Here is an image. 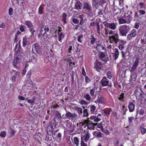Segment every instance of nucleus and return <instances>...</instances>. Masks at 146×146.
I'll list each match as a JSON object with an SVG mask.
<instances>
[{
	"instance_id": "f257e3e1",
	"label": "nucleus",
	"mask_w": 146,
	"mask_h": 146,
	"mask_svg": "<svg viewBox=\"0 0 146 146\" xmlns=\"http://www.w3.org/2000/svg\"><path fill=\"white\" fill-rule=\"evenodd\" d=\"M23 56V49L20 45L19 46L18 50L16 52L14 56V60L13 64L15 67H17V64L19 63L21 61V58Z\"/></svg>"
},
{
	"instance_id": "f03ea898",
	"label": "nucleus",
	"mask_w": 146,
	"mask_h": 146,
	"mask_svg": "<svg viewBox=\"0 0 146 146\" xmlns=\"http://www.w3.org/2000/svg\"><path fill=\"white\" fill-rule=\"evenodd\" d=\"M129 29V26L124 25L120 26L119 29V35L121 36H126Z\"/></svg>"
},
{
	"instance_id": "7ed1b4c3",
	"label": "nucleus",
	"mask_w": 146,
	"mask_h": 146,
	"mask_svg": "<svg viewBox=\"0 0 146 146\" xmlns=\"http://www.w3.org/2000/svg\"><path fill=\"white\" fill-rule=\"evenodd\" d=\"M42 50L40 46L38 43H36L33 46L32 50L35 54V53L38 54H40L42 53Z\"/></svg>"
},
{
	"instance_id": "20e7f679",
	"label": "nucleus",
	"mask_w": 146,
	"mask_h": 146,
	"mask_svg": "<svg viewBox=\"0 0 146 146\" xmlns=\"http://www.w3.org/2000/svg\"><path fill=\"white\" fill-rule=\"evenodd\" d=\"M139 58L138 57L135 60V61L133 63L131 69L129 70L130 72L133 73L134 72L135 70L136 69L137 67L139 65Z\"/></svg>"
},
{
	"instance_id": "39448f33",
	"label": "nucleus",
	"mask_w": 146,
	"mask_h": 146,
	"mask_svg": "<svg viewBox=\"0 0 146 146\" xmlns=\"http://www.w3.org/2000/svg\"><path fill=\"white\" fill-rule=\"evenodd\" d=\"M102 62L99 61L97 59H96L95 62L94 63V68L96 70L99 72V70H102L101 69L103 67Z\"/></svg>"
},
{
	"instance_id": "423d86ee",
	"label": "nucleus",
	"mask_w": 146,
	"mask_h": 146,
	"mask_svg": "<svg viewBox=\"0 0 146 146\" xmlns=\"http://www.w3.org/2000/svg\"><path fill=\"white\" fill-rule=\"evenodd\" d=\"M77 116V115L75 113H72L69 111H66V113L65 115V117H64V118L65 119H71L76 117Z\"/></svg>"
},
{
	"instance_id": "0eeeda50",
	"label": "nucleus",
	"mask_w": 146,
	"mask_h": 146,
	"mask_svg": "<svg viewBox=\"0 0 146 146\" xmlns=\"http://www.w3.org/2000/svg\"><path fill=\"white\" fill-rule=\"evenodd\" d=\"M54 128L51 126L48 125L47 128L46 132L48 135H53Z\"/></svg>"
},
{
	"instance_id": "6e6552de",
	"label": "nucleus",
	"mask_w": 146,
	"mask_h": 146,
	"mask_svg": "<svg viewBox=\"0 0 146 146\" xmlns=\"http://www.w3.org/2000/svg\"><path fill=\"white\" fill-rule=\"evenodd\" d=\"M136 31L135 29H133L131 32V33L127 36V40H130L132 37L135 36L136 35Z\"/></svg>"
},
{
	"instance_id": "1a4fd4ad",
	"label": "nucleus",
	"mask_w": 146,
	"mask_h": 146,
	"mask_svg": "<svg viewBox=\"0 0 146 146\" xmlns=\"http://www.w3.org/2000/svg\"><path fill=\"white\" fill-rule=\"evenodd\" d=\"M102 86H107L109 83V81L107 80L106 77H104L102 80L100 82Z\"/></svg>"
},
{
	"instance_id": "9d476101",
	"label": "nucleus",
	"mask_w": 146,
	"mask_h": 146,
	"mask_svg": "<svg viewBox=\"0 0 146 146\" xmlns=\"http://www.w3.org/2000/svg\"><path fill=\"white\" fill-rule=\"evenodd\" d=\"M86 124H87L88 127L89 129H94L95 128V127H93V123L89 121H88L87 120L84 121Z\"/></svg>"
},
{
	"instance_id": "9b49d317",
	"label": "nucleus",
	"mask_w": 146,
	"mask_h": 146,
	"mask_svg": "<svg viewBox=\"0 0 146 146\" xmlns=\"http://www.w3.org/2000/svg\"><path fill=\"white\" fill-rule=\"evenodd\" d=\"M141 92L140 95L139 97V98L142 101H142L144 102L146 100L145 98L146 97V94L143 91Z\"/></svg>"
},
{
	"instance_id": "f8f14e48",
	"label": "nucleus",
	"mask_w": 146,
	"mask_h": 146,
	"mask_svg": "<svg viewBox=\"0 0 146 146\" xmlns=\"http://www.w3.org/2000/svg\"><path fill=\"white\" fill-rule=\"evenodd\" d=\"M45 27L46 26H45L43 25L41 28V29L40 31V33L38 34V36L39 37L40 35H42V36H44L46 33V31H45Z\"/></svg>"
},
{
	"instance_id": "ddd939ff",
	"label": "nucleus",
	"mask_w": 146,
	"mask_h": 146,
	"mask_svg": "<svg viewBox=\"0 0 146 146\" xmlns=\"http://www.w3.org/2000/svg\"><path fill=\"white\" fill-rule=\"evenodd\" d=\"M25 24L27 27L29 29L34 27V26L32 22L30 21H25Z\"/></svg>"
},
{
	"instance_id": "4468645a",
	"label": "nucleus",
	"mask_w": 146,
	"mask_h": 146,
	"mask_svg": "<svg viewBox=\"0 0 146 146\" xmlns=\"http://www.w3.org/2000/svg\"><path fill=\"white\" fill-rule=\"evenodd\" d=\"M119 54V52L118 49L117 48H115V52H114V60H116L118 58Z\"/></svg>"
},
{
	"instance_id": "2eb2a0df",
	"label": "nucleus",
	"mask_w": 146,
	"mask_h": 146,
	"mask_svg": "<svg viewBox=\"0 0 146 146\" xmlns=\"http://www.w3.org/2000/svg\"><path fill=\"white\" fill-rule=\"evenodd\" d=\"M104 97L100 95L98 96V99L97 100L98 103L102 104L104 102Z\"/></svg>"
},
{
	"instance_id": "dca6fc26",
	"label": "nucleus",
	"mask_w": 146,
	"mask_h": 146,
	"mask_svg": "<svg viewBox=\"0 0 146 146\" xmlns=\"http://www.w3.org/2000/svg\"><path fill=\"white\" fill-rule=\"evenodd\" d=\"M82 4L79 1L76 2L75 5V8L77 9H81L82 8Z\"/></svg>"
},
{
	"instance_id": "f3484780",
	"label": "nucleus",
	"mask_w": 146,
	"mask_h": 146,
	"mask_svg": "<svg viewBox=\"0 0 146 146\" xmlns=\"http://www.w3.org/2000/svg\"><path fill=\"white\" fill-rule=\"evenodd\" d=\"M84 8H85L88 11L90 12L91 10V7L90 5L88 3H86L84 4Z\"/></svg>"
},
{
	"instance_id": "a211bd4d",
	"label": "nucleus",
	"mask_w": 146,
	"mask_h": 146,
	"mask_svg": "<svg viewBox=\"0 0 146 146\" xmlns=\"http://www.w3.org/2000/svg\"><path fill=\"white\" fill-rule=\"evenodd\" d=\"M128 108L129 111L130 112H133L134 110V105L132 102H130L128 105Z\"/></svg>"
},
{
	"instance_id": "6ab92c4d",
	"label": "nucleus",
	"mask_w": 146,
	"mask_h": 146,
	"mask_svg": "<svg viewBox=\"0 0 146 146\" xmlns=\"http://www.w3.org/2000/svg\"><path fill=\"white\" fill-rule=\"evenodd\" d=\"M109 38L110 39H112V41L114 42L115 43H117L118 41L119 40V38L115 37L113 35L109 36Z\"/></svg>"
},
{
	"instance_id": "aec40b11",
	"label": "nucleus",
	"mask_w": 146,
	"mask_h": 146,
	"mask_svg": "<svg viewBox=\"0 0 146 146\" xmlns=\"http://www.w3.org/2000/svg\"><path fill=\"white\" fill-rule=\"evenodd\" d=\"M142 91V90L140 89H139V90L136 89L134 92V94L136 96V97H139V96H140L141 94V92Z\"/></svg>"
},
{
	"instance_id": "412c9836",
	"label": "nucleus",
	"mask_w": 146,
	"mask_h": 146,
	"mask_svg": "<svg viewBox=\"0 0 146 146\" xmlns=\"http://www.w3.org/2000/svg\"><path fill=\"white\" fill-rule=\"evenodd\" d=\"M117 24L114 23H110V25L109 26V28L112 30L115 29L116 27V25Z\"/></svg>"
},
{
	"instance_id": "4be33fe9",
	"label": "nucleus",
	"mask_w": 146,
	"mask_h": 146,
	"mask_svg": "<svg viewBox=\"0 0 146 146\" xmlns=\"http://www.w3.org/2000/svg\"><path fill=\"white\" fill-rule=\"evenodd\" d=\"M64 115H63L62 117L61 116L60 114L57 111L55 114V118L59 120H61L62 117H63Z\"/></svg>"
},
{
	"instance_id": "5701e85b",
	"label": "nucleus",
	"mask_w": 146,
	"mask_h": 146,
	"mask_svg": "<svg viewBox=\"0 0 146 146\" xmlns=\"http://www.w3.org/2000/svg\"><path fill=\"white\" fill-rule=\"evenodd\" d=\"M55 118L53 119L51 121L49 125L51 126L52 127L54 128L56 127V121L54 120Z\"/></svg>"
},
{
	"instance_id": "b1692460",
	"label": "nucleus",
	"mask_w": 146,
	"mask_h": 146,
	"mask_svg": "<svg viewBox=\"0 0 146 146\" xmlns=\"http://www.w3.org/2000/svg\"><path fill=\"white\" fill-rule=\"evenodd\" d=\"M84 37L83 35H81L79 36L77 38V41L80 43H82V42Z\"/></svg>"
},
{
	"instance_id": "393cba45",
	"label": "nucleus",
	"mask_w": 146,
	"mask_h": 146,
	"mask_svg": "<svg viewBox=\"0 0 146 146\" xmlns=\"http://www.w3.org/2000/svg\"><path fill=\"white\" fill-rule=\"evenodd\" d=\"M83 54L82 53H80L78 55V58L79 59V62L81 63L83 61Z\"/></svg>"
},
{
	"instance_id": "a878e982",
	"label": "nucleus",
	"mask_w": 146,
	"mask_h": 146,
	"mask_svg": "<svg viewBox=\"0 0 146 146\" xmlns=\"http://www.w3.org/2000/svg\"><path fill=\"white\" fill-rule=\"evenodd\" d=\"M43 7L42 6H40L38 9V13L39 15H42L43 13Z\"/></svg>"
},
{
	"instance_id": "bb28decb",
	"label": "nucleus",
	"mask_w": 146,
	"mask_h": 146,
	"mask_svg": "<svg viewBox=\"0 0 146 146\" xmlns=\"http://www.w3.org/2000/svg\"><path fill=\"white\" fill-rule=\"evenodd\" d=\"M27 40L26 37H25L23 38V46H25L27 44Z\"/></svg>"
},
{
	"instance_id": "cd10ccee",
	"label": "nucleus",
	"mask_w": 146,
	"mask_h": 146,
	"mask_svg": "<svg viewBox=\"0 0 146 146\" xmlns=\"http://www.w3.org/2000/svg\"><path fill=\"white\" fill-rule=\"evenodd\" d=\"M96 107L94 105H92L90 107V111L91 113H95V112H94L95 110H96Z\"/></svg>"
},
{
	"instance_id": "c85d7f7f",
	"label": "nucleus",
	"mask_w": 146,
	"mask_h": 146,
	"mask_svg": "<svg viewBox=\"0 0 146 146\" xmlns=\"http://www.w3.org/2000/svg\"><path fill=\"white\" fill-rule=\"evenodd\" d=\"M34 27L33 28H32L29 29V31L31 33V36H34L35 35V33L36 31L34 30Z\"/></svg>"
},
{
	"instance_id": "c756f323",
	"label": "nucleus",
	"mask_w": 146,
	"mask_h": 146,
	"mask_svg": "<svg viewBox=\"0 0 146 146\" xmlns=\"http://www.w3.org/2000/svg\"><path fill=\"white\" fill-rule=\"evenodd\" d=\"M124 95V93H122L121 95H119V97L118 98V99L121 101L124 102V100L125 98Z\"/></svg>"
},
{
	"instance_id": "7c9ffc66",
	"label": "nucleus",
	"mask_w": 146,
	"mask_h": 146,
	"mask_svg": "<svg viewBox=\"0 0 146 146\" xmlns=\"http://www.w3.org/2000/svg\"><path fill=\"white\" fill-rule=\"evenodd\" d=\"M102 45L99 44L97 45L96 47V48L97 50L99 52H101L100 51L102 49Z\"/></svg>"
},
{
	"instance_id": "2f4dec72",
	"label": "nucleus",
	"mask_w": 146,
	"mask_h": 146,
	"mask_svg": "<svg viewBox=\"0 0 146 146\" xmlns=\"http://www.w3.org/2000/svg\"><path fill=\"white\" fill-rule=\"evenodd\" d=\"M106 3V1L104 0H99V5H100L102 7H103V5Z\"/></svg>"
},
{
	"instance_id": "473e14b6",
	"label": "nucleus",
	"mask_w": 146,
	"mask_h": 146,
	"mask_svg": "<svg viewBox=\"0 0 146 146\" xmlns=\"http://www.w3.org/2000/svg\"><path fill=\"white\" fill-rule=\"evenodd\" d=\"M88 110L87 109H84L83 110V117L88 116L89 115V112H88Z\"/></svg>"
},
{
	"instance_id": "72a5a7b5",
	"label": "nucleus",
	"mask_w": 146,
	"mask_h": 146,
	"mask_svg": "<svg viewBox=\"0 0 146 146\" xmlns=\"http://www.w3.org/2000/svg\"><path fill=\"white\" fill-rule=\"evenodd\" d=\"M121 53L122 55V57L123 58L126 60L129 59V58H126L127 55H125V54L127 53V52H124L123 51H122L121 52Z\"/></svg>"
},
{
	"instance_id": "f704fd0d",
	"label": "nucleus",
	"mask_w": 146,
	"mask_h": 146,
	"mask_svg": "<svg viewBox=\"0 0 146 146\" xmlns=\"http://www.w3.org/2000/svg\"><path fill=\"white\" fill-rule=\"evenodd\" d=\"M130 80L132 82L136 81V78H135V76L134 74H133L131 75Z\"/></svg>"
},
{
	"instance_id": "c9c22d12",
	"label": "nucleus",
	"mask_w": 146,
	"mask_h": 146,
	"mask_svg": "<svg viewBox=\"0 0 146 146\" xmlns=\"http://www.w3.org/2000/svg\"><path fill=\"white\" fill-rule=\"evenodd\" d=\"M17 3L20 5H24V3L25 2V0H17Z\"/></svg>"
},
{
	"instance_id": "e433bc0d",
	"label": "nucleus",
	"mask_w": 146,
	"mask_h": 146,
	"mask_svg": "<svg viewBox=\"0 0 146 146\" xmlns=\"http://www.w3.org/2000/svg\"><path fill=\"white\" fill-rule=\"evenodd\" d=\"M140 18L139 16L138 15L137 12V11L135 12V15L134 16V20L137 21H138L139 18Z\"/></svg>"
},
{
	"instance_id": "4c0bfd02",
	"label": "nucleus",
	"mask_w": 146,
	"mask_h": 146,
	"mask_svg": "<svg viewBox=\"0 0 146 146\" xmlns=\"http://www.w3.org/2000/svg\"><path fill=\"white\" fill-rule=\"evenodd\" d=\"M74 141L76 146H78L79 145V141L77 137H76L74 138Z\"/></svg>"
},
{
	"instance_id": "58836bf2",
	"label": "nucleus",
	"mask_w": 146,
	"mask_h": 146,
	"mask_svg": "<svg viewBox=\"0 0 146 146\" xmlns=\"http://www.w3.org/2000/svg\"><path fill=\"white\" fill-rule=\"evenodd\" d=\"M64 35L62 32L58 36V40L60 42H61L62 39L64 38Z\"/></svg>"
},
{
	"instance_id": "ea45409f",
	"label": "nucleus",
	"mask_w": 146,
	"mask_h": 146,
	"mask_svg": "<svg viewBox=\"0 0 146 146\" xmlns=\"http://www.w3.org/2000/svg\"><path fill=\"white\" fill-rule=\"evenodd\" d=\"M82 46V44H78L76 47V51L77 52H80L81 50V49Z\"/></svg>"
},
{
	"instance_id": "a19ab883",
	"label": "nucleus",
	"mask_w": 146,
	"mask_h": 146,
	"mask_svg": "<svg viewBox=\"0 0 146 146\" xmlns=\"http://www.w3.org/2000/svg\"><path fill=\"white\" fill-rule=\"evenodd\" d=\"M118 42V45H124L126 43V42L123 40L119 39Z\"/></svg>"
},
{
	"instance_id": "79ce46f5",
	"label": "nucleus",
	"mask_w": 146,
	"mask_h": 146,
	"mask_svg": "<svg viewBox=\"0 0 146 146\" xmlns=\"http://www.w3.org/2000/svg\"><path fill=\"white\" fill-rule=\"evenodd\" d=\"M105 54L103 52L99 54V58L101 59V60L102 61H104V60L103 59V58L105 57Z\"/></svg>"
},
{
	"instance_id": "37998d69",
	"label": "nucleus",
	"mask_w": 146,
	"mask_h": 146,
	"mask_svg": "<svg viewBox=\"0 0 146 146\" xmlns=\"http://www.w3.org/2000/svg\"><path fill=\"white\" fill-rule=\"evenodd\" d=\"M11 130V132L10 133V135L11 136H13L14 135H15V133H16V131L15 130H14L12 129L11 128H10Z\"/></svg>"
},
{
	"instance_id": "c03bdc74",
	"label": "nucleus",
	"mask_w": 146,
	"mask_h": 146,
	"mask_svg": "<svg viewBox=\"0 0 146 146\" xmlns=\"http://www.w3.org/2000/svg\"><path fill=\"white\" fill-rule=\"evenodd\" d=\"M84 98L88 101H90L91 99L90 96L88 94H86L84 96Z\"/></svg>"
},
{
	"instance_id": "a18cd8bd",
	"label": "nucleus",
	"mask_w": 146,
	"mask_h": 146,
	"mask_svg": "<svg viewBox=\"0 0 146 146\" xmlns=\"http://www.w3.org/2000/svg\"><path fill=\"white\" fill-rule=\"evenodd\" d=\"M119 24L125 23H126V21L125 19H119Z\"/></svg>"
},
{
	"instance_id": "49530a36",
	"label": "nucleus",
	"mask_w": 146,
	"mask_h": 146,
	"mask_svg": "<svg viewBox=\"0 0 146 146\" xmlns=\"http://www.w3.org/2000/svg\"><path fill=\"white\" fill-rule=\"evenodd\" d=\"M26 27L25 26L22 25L20 26V30L21 32H23L24 31Z\"/></svg>"
},
{
	"instance_id": "de8ad7c7",
	"label": "nucleus",
	"mask_w": 146,
	"mask_h": 146,
	"mask_svg": "<svg viewBox=\"0 0 146 146\" xmlns=\"http://www.w3.org/2000/svg\"><path fill=\"white\" fill-rule=\"evenodd\" d=\"M80 103L82 105H87L88 104V103L84 100H81L80 101Z\"/></svg>"
},
{
	"instance_id": "09e8293b",
	"label": "nucleus",
	"mask_w": 146,
	"mask_h": 146,
	"mask_svg": "<svg viewBox=\"0 0 146 146\" xmlns=\"http://www.w3.org/2000/svg\"><path fill=\"white\" fill-rule=\"evenodd\" d=\"M91 40L90 41V43L91 44H93L95 42L96 40V39L94 38V36H92L91 38Z\"/></svg>"
},
{
	"instance_id": "8fccbe9b",
	"label": "nucleus",
	"mask_w": 146,
	"mask_h": 146,
	"mask_svg": "<svg viewBox=\"0 0 146 146\" xmlns=\"http://www.w3.org/2000/svg\"><path fill=\"white\" fill-rule=\"evenodd\" d=\"M96 25L97 27V32L98 34H100V27L99 25V22L98 21H97L96 22Z\"/></svg>"
},
{
	"instance_id": "3c124183",
	"label": "nucleus",
	"mask_w": 146,
	"mask_h": 146,
	"mask_svg": "<svg viewBox=\"0 0 146 146\" xmlns=\"http://www.w3.org/2000/svg\"><path fill=\"white\" fill-rule=\"evenodd\" d=\"M84 137H85L84 141L85 142L87 143V141L89 139L90 136L88 134H87Z\"/></svg>"
},
{
	"instance_id": "603ef678",
	"label": "nucleus",
	"mask_w": 146,
	"mask_h": 146,
	"mask_svg": "<svg viewBox=\"0 0 146 146\" xmlns=\"http://www.w3.org/2000/svg\"><path fill=\"white\" fill-rule=\"evenodd\" d=\"M102 122L100 123L98 125H97V127L99 128H100L101 130L103 131V130L104 129L103 127L102 126Z\"/></svg>"
},
{
	"instance_id": "864d4df0",
	"label": "nucleus",
	"mask_w": 146,
	"mask_h": 146,
	"mask_svg": "<svg viewBox=\"0 0 146 146\" xmlns=\"http://www.w3.org/2000/svg\"><path fill=\"white\" fill-rule=\"evenodd\" d=\"M73 22L75 24H77L79 22V20L76 18H73L72 19Z\"/></svg>"
},
{
	"instance_id": "5fc2aeb1",
	"label": "nucleus",
	"mask_w": 146,
	"mask_h": 146,
	"mask_svg": "<svg viewBox=\"0 0 146 146\" xmlns=\"http://www.w3.org/2000/svg\"><path fill=\"white\" fill-rule=\"evenodd\" d=\"M13 9L11 7L9 9V15L10 16L11 15L13 14Z\"/></svg>"
},
{
	"instance_id": "6e6d98bb",
	"label": "nucleus",
	"mask_w": 146,
	"mask_h": 146,
	"mask_svg": "<svg viewBox=\"0 0 146 146\" xmlns=\"http://www.w3.org/2000/svg\"><path fill=\"white\" fill-rule=\"evenodd\" d=\"M139 15H144L145 13V11L142 10H139Z\"/></svg>"
},
{
	"instance_id": "4d7b16f0",
	"label": "nucleus",
	"mask_w": 146,
	"mask_h": 146,
	"mask_svg": "<svg viewBox=\"0 0 146 146\" xmlns=\"http://www.w3.org/2000/svg\"><path fill=\"white\" fill-rule=\"evenodd\" d=\"M107 75L109 79H111L112 77V74L110 72L108 71L107 73Z\"/></svg>"
},
{
	"instance_id": "13d9d810",
	"label": "nucleus",
	"mask_w": 146,
	"mask_h": 146,
	"mask_svg": "<svg viewBox=\"0 0 146 146\" xmlns=\"http://www.w3.org/2000/svg\"><path fill=\"white\" fill-rule=\"evenodd\" d=\"M6 132L5 131H2L0 134V136L2 137H4L6 135Z\"/></svg>"
},
{
	"instance_id": "bf43d9fd",
	"label": "nucleus",
	"mask_w": 146,
	"mask_h": 146,
	"mask_svg": "<svg viewBox=\"0 0 146 146\" xmlns=\"http://www.w3.org/2000/svg\"><path fill=\"white\" fill-rule=\"evenodd\" d=\"M95 92V90L93 89L90 90V94L92 96H94V93Z\"/></svg>"
},
{
	"instance_id": "052dcab7",
	"label": "nucleus",
	"mask_w": 146,
	"mask_h": 146,
	"mask_svg": "<svg viewBox=\"0 0 146 146\" xmlns=\"http://www.w3.org/2000/svg\"><path fill=\"white\" fill-rule=\"evenodd\" d=\"M103 9H99V11L98 12V15H103Z\"/></svg>"
},
{
	"instance_id": "680f3d73",
	"label": "nucleus",
	"mask_w": 146,
	"mask_h": 146,
	"mask_svg": "<svg viewBox=\"0 0 146 146\" xmlns=\"http://www.w3.org/2000/svg\"><path fill=\"white\" fill-rule=\"evenodd\" d=\"M140 128L141 133L142 134H144L146 132V128H143L141 127Z\"/></svg>"
},
{
	"instance_id": "e2e57ef3",
	"label": "nucleus",
	"mask_w": 146,
	"mask_h": 146,
	"mask_svg": "<svg viewBox=\"0 0 146 146\" xmlns=\"http://www.w3.org/2000/svg\"><path fill=\"white\" fill-rule=\"evenodd\" d=\"M44 139L46 141H48L49 140H51L52 139L51 137H50L48 135H46L44 137Z\"/></svg>"
},
{
	"instance_id": "0e129e2a",
	"label": "nucleus",
	"mask_w": 146,
	"mask_h": 146,
	"mask_svg": "<svg viewBox=\"0 0 146 146\" xmlns=\"http://www.w3.org/2000/svg\"><path fill=\"white\" fill-rule=\"evenodd\" d=\"M81 146H87L86 143H85L84 141L82 138V137L81 138Z\"/></svg>"
},
{
	"instance_id": "69168bd1",
	"label": "nucleus",
	"mask_w": 146,
	"mask_h": 146,
	"mask_svg": "<svg viewBox=\"0 0 146 146\" xmlns=\"http://www.w3.org/2000/svg\"><path fill=\"white\" fill-rule=\"evenodd\" d=\"M85 76V82L87 84L90 82L91 80L88 76H86V75Z\"/></svg>"
},
{
	"instance_id": "338daca9",
	"label": "nucleus",
	"mask_w": 146,
	"mask_h": 146,
	"mask_svg": "<svg viewBox=\"0 0 146 146\" xmlns=\"http://www.w3.org/2000/svg\"><path fill=\"white\" fill-rule=\"evenodd\" d=\"M138 111L139 114L141 115H143L144 113V110L142 109H140Z\"/></svg>"
},
{
	"instance_id": "774afa93",
	"label": "nucleus",
	"mask_w": 146,
	"mask_h": 146,
	"mask_svg": "<svg viewBox=\"0 0 146 146\" xmlns=\"http://www.w3.org/2000/svg\"><path fill=\"white\" fill-rule=\"evenodd\" d=\"M100 120L101 119L100 118H99L98 117L96 116L94 119V121L95 122H98L100 121Z\"/></svg>"
}]
</instances>
